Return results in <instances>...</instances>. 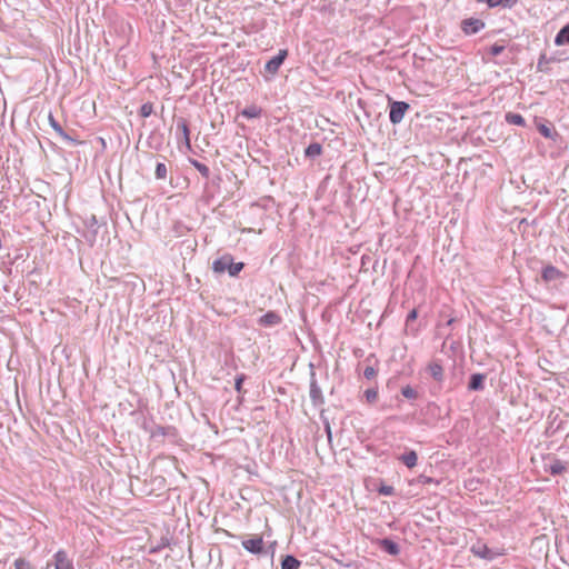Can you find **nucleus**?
<instances>
[{
    "mask_svg": "<svg viewBox=\"0 0 569 569\" xmlns=\"http://www.w3.org/2000/svg\"><path fill=\"white\" fill-rule=\"evenodd\" d=\"M518 2V0H488V6L490 8H493V7H498V6H503V7H512L513 4H516Z\"/></svg>",
    "mask_w": 569,
    "mask_h": 569,
    "instance_id": "24",
    "label": "nucleus"
},
{
    "mask_svg": "<svg viewBox=\"0 0 569 569\" xmlns=\"http://www.w3.org/2000/svg\"><path fill=\"white\" fill-rule=\"evenodd\" d=\"M366 399L369 403H372L377 400L378 390L376 388H369L365 392Z\"/></svg>",
    "mask_w": 569,
    "mask_h": 569,
    "instance_id": "28",
    "label": "nucleus"
},
{
    "mask_svg": "<svg viewBox=\"0 0 569 569\" xmlns=\"http://www.w3.org/2000/svg\"><path fill=\"white\" fill-rule=\"evenodd\" d=\"M379 493L383 496H391L393 493V487L391 486H381L379 488Z\"/></svg>",
    "mask_w": 569,
    "mask_h": 569,
    "instance_id": "31",
    "label": "nucleus"
},
{
    "mask_svg": "<svg viewBox=\"0 0 569 569\" xmlns=\"http://www.w3.org/2000/svg\"><path fill=\"white\" fill-rule=\"evenodd\" d=\"M566 470H567V463L559 459L550 458L545 462V471H547L553 476L561 475Z\"/></svg>",
    "mask_w": 569,
    "mask_h": 569,
    "instance_id": "5",
    "label": "nucleus"
},
{
    "mask_svg": "<svg viewBox=\"0 0 569 569\" xmlns=\"http://www.w3.org/2000/svg\"><path fill=\"white\" fill-rule=\"evenodd\" d=\"M49 123L51 126V128L64 140L67 141H72V139L70 138V136H68L64 130L62 129V127L60 126V123L54 119V117L50 113L49 114Z\"/></svg>",
    "mask_w": 569,
    "mask_h": 569,
    "instance_id": "17",
    "label": "nucleus"
},
{
    "mask_svg": "<svg viewBox=\"0 0 569 569\" xmlns=\"http://www.w3.org/2000/svg\"><path fill=\"white\" fill-rule=\"evenodd\" d=\"M322 152V147L320 143L318 142H313V143H310L306 150H305V156L308 157V158H316L318 156H320Z\"/></svg>",
    "mask_w": 569,
    "mask_h": 569,
    "instance_id": "20",
    "label": "nucleus"
},
{
    "mask_svg": "<svg viewBox=\"0 0 569 569\" xmlns=\"http://www.w3.org/2000/svg\"><path fill=\"white\" fill-rule=\"evenodd\" d=\"M471 551L475 556L482 559L491 560L495 557V553L486 545H475L472 546Z\"/></svg>",
    "mask_w": 569,
    "mask_h": 569,
    "instance_id": "12",
    "label": "nucleus"
},
{
    "mask_svg": "<svg viewBox=\"0 0 569 569\" xmlns=\"http://www.w3.org/2000/svg\"><path fill=\"white\" fill-rule=\"evenodd\" d=\"M281 322V317L274 311H268L259 318V325L263 327H273Z\"/></svg>",
    "mask_w": 569,
    "mask_h": 569,
    "instance_id": "10",
    "label": "nucleus"
},
{
    "mask_svg": "<svg viewBox=\"0 0 569 569\" xmlns=\"http://www.w3.org/2000/svg\"><path fill=\"white\" fill-rule=\"evenodd\" d=\"M503 50H505L503 46L493 44L490 47L489 52L491 56L496 57V56H499Z\"/></svg>",
    "mask_w": 569,
    "mask_h": 569,
    "instance_id": "30",
    "label": "nucleus"
},
{
    "mask_svg": "<svg viewBox=\"0 0 569 569\" xmlns=\"http://www.w3.org/2000/svg\"><path fill=\"white\" fill-rule=\"evenodd\" d=\"M192 164H193V167H194V168L200 172V174H201L203 178H209V176H210V170H209V168H208L206 164H203V163H201V162H199V161H197V160H193V161H192Z\"/></svg>",
    "mask_w": 569,
    "mask_h": 569,
    "instance_id": "25",
    "label": "nucleus"
},
{
    "mask_svg": "<svg viewBox=\"0 0 569 569\" xmlns=\"http://www.w3.org/2000/svg\"><path fill=\"white\" fill-rule=\"evenodd\" d=\"M485 28V22L477 18H468L461 21V29L467 36L475 34Z\"/></svg>",
    "mask_w": 569,
    "mask_h": 569,
    "instance_id": "3",
    "label": "nucleus"
},
{
    "mask_svg": "<svg viewBox=\"0 0 569 569\" xmlns=\"http://www.w3.org/2000/svg\"><path fill=\"white\" fill-rule=\"evenodd\" d=\"M377 375V371L375 370L373 367H367L363 371V376L367 378V379H372L375 376Z\"/></svg>",
    "mask_w": 569,
    "mask_h": 569,
    "instance_id": "32",
    "label": "nucleus"
},
{
    "mask_svg": "<svg viewBox=\"0 0 569 569\" xmlns=\"http://www.w3.org/2000/svg\"><path fill=\"white\" fill-rule=\"evenodd\" d=\"M402 395H403L406 398H412V397H413V395H415V391H413L411 388L407 387V388H405V389L402 390Z\"/></svg>",
    "mask_w": 569,
    "mask_h": 569,
    "instance_id": "35",
    "label": "nucleus"
},
{
    "mask_svg": "<svg viewBox=\"0 0 569 569\" xmlns=\"http://www.w3.org/2000/svg\"><path fill=\"white\" fill-rule=\"evenodd\" d=\"M483 380H485V376L481 375V373H473L471 377H470V381H469V389L470 390H481L483 389Z\"/></svg>",
    "mask_w": 569,
    "mask_h": 569,
    "instance_id": "16",
    "label": "nucleus"
},
{
    "mask_svg": "<svg viewBox=\"0 0 569 569\" xmlns=\"http://www.w3.org/2000/svg\"><path fill=\"white\" fill-rule=\"evenodd\" d=\"M243 380H244L243 375L238 376V377L236 378L234 387H236V389H237L238 391H240V390H241V385H242Z\"/></svg>",
    "mask_w": 569,
    "mask_h": 569,
    "instance_id": "34",
    "label": "nucleus"
},
{
    "mask_svg": "<svg viewBox=\"0 0 569 569\" xmlns=\"http://www.w3.org/2000/svg\"><path fill=\"white\" fill-rule=\"evenodd\" d=\"M506 121L510 124L523 127L526 124L525 118L519 113L508 112L506 114Z\"/></svg>",
    "mask_w": 569,
    "mask_h": 569,
    "instance_id": "22",
    "label": "nucleus"
},
{
    "mask_svg": "<svg viewBox=\"0 0 569 569\" xmlns=\"http://www.w3.org/2000/svg\"><path fill=\"white\" fill-rule=\"evenodd\" d=\"M261 114V109L257 106H249L241 111V116L248 119L258 118Z\"/></svg>",
    "mask_w": 569,
    "mask_h": 569,
    "instance_id": "23",
    "label": "nucleus"
},
{
    "mask_svg": "<svg viewBox=\"0 0 569 569\" xmlns=\"http://www.w3.org/2000/svg\"><path fill=\"white\" fill-rule=\"evenodd\" d=\"M243 262H233L231 256H222L212 263V270L217 273L228 271L231 277H236L242 269Z\"/></svg>",
    "mask_w": 569,
    "mask_h": 569,
    "instance_id": "1",
    "label": "nucleus"
},
{
    "mask_svg": "<svg viewBox=\"0 0 569 569\" xmlns=\"http://www.w3.org/2000/svg\"><path fill=\"white\" fill-rule=\"evenodd\" d=\"M309 393H310V399L315 406H320L323 403L322 391H321L320 387L318 386L313 373H312V378L310 381V392Z\"/></svg>",
    "mask_w": 569,
    "mask_h": 569,
    "instance_id": "9",
    "label": "nucleus"
},
{
    "mask_svg": "<svg viewBox=\"0 0 569 569\" xmlns=\"http://www.w3.org/2000/svg\"><path fill=\"white\" fill-rule=\"evenodd\" d=\"M478 2H487L488 3V0H477Z\"/></svg>",
    "mask_w": 569,
    "mask_h": 569,
    "instance_id": "36",
    "label": "nucleus"
},
{
    "mask_svg": "<svg viewBox=\"0 0 569 569\" xmlns=\"http://www.w3.org/2000/svg\"><path fill=\"white\" fill-rule=\"evenodd\" d=\"M287 57V50H280L278 54L267 61L264 69L269 73H276Z\"/></svg>",
    "mask_w": 569,
    "mask_h": 569,
    "instance_id": "7",
    "label": "nucleus"
},
{
    "mask_svg": "<svg viewBox=\"0 0 569 569\" xmlns=\"http://www.w3.org/2000/svg\"><path fill=\"white\" fill-rule=\"evenodd\" d=\"M400 460L408 467L413 468L417 465L418 456L416 451L410 450L400 457Z\"/></svg>",
    "mask_w": 569,
    "mask_h": 569,
    "instance_id": "19",
    "label": "nucleus"
},
{
    "mask_svg": "<svg viewBox=\"0 0 569 569\" xmlns=\"http://www.w3.org/2000/svg\"><path fill=\"white\" fill-rule=\"evenodd\" d=\"M428 371L436 381L441 382L443 380V368L439 362H431L428 366Z\"/></svg>",
    "mask_w": 569,
    "mask_h": 569,
    "instance_id": "13",
    "label": "nucleus"
},
{
    "mask_svg": "<svg viewBox=\"0 0 569 569\" xmlns=\"http://www.w3.org/2000/svg\"><path fill=\"white\" fill-rule=\"evenodd\" d=\"M300 565L296 557L287 555L281 562V569H299Z\"/></svg>",
    "mask_w": 569,
    "mask_h": 569,
    "instance_id": "18",
    "label": "nucleus"
},
{
    "mask_svg": "<svg viewBox=\"0 0 569 569\" xmlns=\"http://www.w3.org/2000/svg\"><path fill=\"white\" fill-rule=\"evenodd\" d=\"M53 558L56 569H74L72 560L64 550H58Z\"/></svg>",
    "mask_w": 569,
    "mask_h": 569,
    "instance_id": "8",
    "label": "nucleus"
},
{
    "mask_svg": "<svg viewBox=\"0 0 569 569\" xmlns=\"http://www.w3.org/2000/svg\"><path fill=\"white\" fill-rule=\"evenodd\" d=\"M409 104L403 101H395L390 104V112H389V119L390 122L393 124L400 123L406 112L409 110Z\"/></svg>",
    "mask_w": 569,
    "mask_h": 569,
    "instance_id": "2",
    "label": "nucleus"
},
{
    "mask_svg": "<svg viewBox=\"0 0 569 569\" xmlns=\"http://www.w3.org/2000/svg\"><path fill=\"white\" fill-rule=\"evenodd\" d=\"M242 547L248 552L258 555L262 552L263 549V539L260 536H257L254 538L246 539L242 541Z\"/></svg>",
    "mask_w": 569,
    "mask_h": 569,
    "instance_id": "6",
    "label": "nucleus"
},
{
    "mask_svg": "<svg viewBox=\"0 0 569 569\" xmlns=\"http://www.w3.org/2000/svg\"><path fill=\"white\" fill-rule=\"evenodd\" d=\"M417 317H418V312H417V310H416V309H412V310L408 313V316H407V319H406V323H407V326H409V323H410L411 321H415V320L417 319Z\"/></svg>",
    "mask_w": 569,
    "mask_h": 569,
    "instance_id": "33",
    "label": "nucleus"
},
{
    "mask_svg": "<svg viewBox=\"0 0 569 569\" xmlns=\"http://www.w3.org/2000/svg\"><path fill=\"white\" fill-rule=\"evenodd\" d=\"M378 543L383 551H386L387 553H389L391 556H397L400 552L399 545L390 539H387V538L381 539V540H379Z\"/></svg>",
    "mask_w": 569,
    "mask_h": 569,
    "instance_id": "11",
    "label": "nucleus"
},
{
    "mask_svg": "<svg viewBox=\"0 0 569 569\" xmlns=\"http://www.w3.org/2000/svg\"><path fill=\"white\" fill-rule=\"evenodd\" d=\"M538 130L541 136H543L547 139L556 140L558 133L548 124L540 123L538 124Z\"/></svg>",
    "mask_w": 569,
    "mask_h": 569,
    "instance_id": "21",
    "label": "nucleus"
},
{
    "mask_svg": "<svg viewBox=\"0 0 569 569\" xmlns=\"http://www.w3.org/2000/svg\"><path fill=\"white\" fill-rule=\"evenodd\" d=\"M16 569H30V563L23 558H19L14 561Z\"/></svg>",
    "mask_w": 569,
    "mask_h": 569,
    "instance_id": "29",
    "label": "nucleus"
},
{
    "mask_svg": "<svg viewBox=\"0 0 569 569\" xmlns=\"http://www.w3.org/2000/svg\"><path fill=\"white\" fill-rule=\"evenodd\" d=\"M153 112V104L151 102H146L140 107V116L142 118H148Z\"/></svg>",
    "mask_w": 569,
    "mask_h": 569,
    "instance_id": "26",
    "label": "nucleus"
},
{
    "mask_svg": "<svg viewBox=\"0 0 569 569\" xmlns=\"http://www.w3.org/2000/svg\"><path fill=\"white\" fill-rule=\"evenodd\" d=\"M541 278L545 282H556L565 279V273L553 266H547L542 269Z\"/></svg>",
    "mask_w": 569,
    "mask_h": 569,
    "instance_id": "4",
    "label": "nucleus"
},
{
    "mask_svg": "<svg viewBox=\"0 0 569 569\" xmlns=\"http://www.w3.org/2000/svg\"><path fill=\"white\" fill-rule=\"evenodd\" d=\"M556 46L569 44V23L562 27L555 38Z\"/></svg>",
    "mask_w": 569,
    "mask_h": 569,
    "instance_id": "14",
    "label": "nucleus"
},
{
    "mask_svg": "<svg viewBox=\"0 0 569 569\" xmlns=\"http://www.w3.org/2000/svg\"><path fill=\"white\" fill-rule=\"evenodd\" d=\"M154 174H156V178L157 179H166L167 178V167L164 163L162 162H159L156 167V171H154Z\"/></svg>",
    "mask_w": 569,
    "mask_h": 569,
    "instance_id": "27",
    "label": "nucleus"
},
{
    "mask_svg": "<svg viewBox=\"0 0 569 569\" xmlns=\"http://www.w3.org/2000/svg\"><path fill=\"white\" fill-rule=\"evenodd\" d=\"M177 127H178V129H180V130H181V132H182L183 142H184L186 147H187L188 149H190V147H191V142H190V130H189V127H188L187 121H186V120H183V119H180V120L178 121V123H177Z\"/></svg>",
    "mask_w": 569,
    "mask_h": 569,
    "instance_id": "15",
    "label": "nucleus"
}]
</instances>
